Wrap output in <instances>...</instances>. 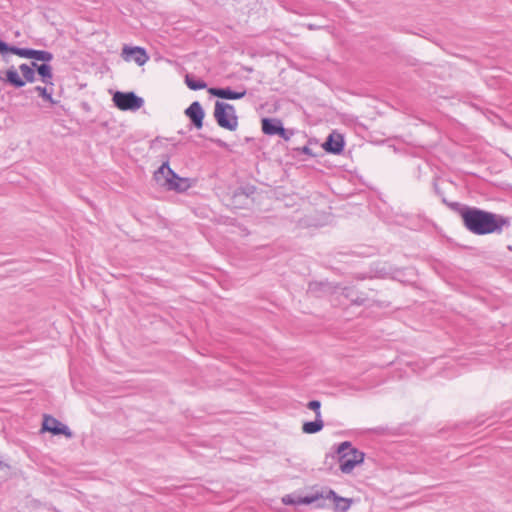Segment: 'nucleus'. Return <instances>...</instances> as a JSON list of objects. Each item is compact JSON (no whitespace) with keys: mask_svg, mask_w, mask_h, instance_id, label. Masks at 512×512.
<instances>
[{"mask_svg":"<svg viewBox=\"0 0 512 512\" xmlns=\"http://www.w3.org/2000/svg\"><path fill=\"white\" fill-rule=\"evenodd\" d=\"M451 206L452 210L460 215L463 226L474 235L501 234L504 228L511 225L510 218L501 214L462 203Z\"/></svg>","mask_w":512,"mask_h":512,"instance_id":"f257e3e1","label":"nucleus"},{"mask_svg":"<svg viewBox=\"0 0 512 512\" xmlns=\"http://www.w3.org/2000/svg\"><path fill=\"white\" fill-rule=\"evenodd\" d=\"M339 469L344 474L351 473L354 468L363 463L365 453L353 446L350 441H344L335 447Z\"/></svg>","mask_w":512,"mask_h":512,"instance_id":"f03ea898","label":"nucleus"},{"mask_svg":"<svg viewBox=\"0 0 512 512\" xmlns=\"http://www.w3.org/2000/svg\"><path fill=\"white\" fill-rule=\"evenodd\" d=\"M214 118L219 127L235 131L238 127V116L232 104L216 101L214 107Z\"/></svg>","mask_w":512,"mask_h":512,"instance_id":"7ed1b4c3","label":"nucleus"},{"mask_svg":"<svg viewBox=\"0 0 512 512\" xmlns=\"http://www.w3.org/2000/svg\"><path fill=\"white\" fill-rule=\"evenodd\" d=\"M114 105L122 111H137L144 105V99L133 91L114 93L112 98Z\"/></svg>","mask_w":512,"mask_h":512,"instance_id":"20e7f679","label":"nucleus"},{"mask_svg":"<svg viewBox=\"0 0 512 512\" xmlns=\"http://www.w3.org/2000/svg\"><path fill=\"white\" fill-rule=\"evenodd\" d=\"M41 432H50L52 435H64L66 438H72L73 432L61 421L56 419L55 417L45 414L43 416V422L41 427Z\"/></svg>","mask_w":512,"mask_h":512,"instance_id":"39448f33","label":"nucleus"},{"mask_svg":"<svg viewBox=\"0 0 512 512\" xmlns=\"http://www.w3.org/2000/svg\"><path fill=\"white\" fill-rule=\"evenodd\" d=\"M256 192V187L251 184L236 188L231 197V204L234 208H245L249 198Z\"/></svg>","mask_w":512,"mask_h":512,"instance_id":"423d86ee","label":"nucleus"},{"mask_svg":"<svg viewBox=\"0 0 512 512\" xmlns=\"http://www.w3.org/2000/svg\"><path fill=\"white\" fill-rule=\"evenodd\" d=\"M122 57L125 61H133L139 66H143L149 60L146 49L140 46L125 45L122 49Z\"/></svg>","mask_w":512,"mask_h":512,"instance_id":"0eeeda50","label":"nucleus"},{"mask_svg":"<svg viewBox=\"0 0 512 512\" xmlns=\"http://www.w3.org/2000/svg\"><path fill=\"white\" fill-rule=\"evenodd\" d=\"M15 55L26 58V59H33L36 61L41 62H50L53 59V54L46 50H37L33 48H27V47H17L15 49Z\"/></svg>","mask_w":512,"mask_h":512,"instance_id":"6e6552de","label":"nucleus"},{"mask_svg":"<svg viewBox=\"0 0 512 512\" xmlns=\"http://www.w3.org/2000/svg\"><path fill=\"white\" fill-rule=\"evenodd\" d=\"M323 149L330 154L340 155L344 151L345 141L342 134L333 131L322 144Z\"/></svg>","mask_w":512,"mask_h":512,"instance_id":"1a4fd4ad","label":"nucleus"},{"mask_svg":"<svg viewBox=\"0 0 512 512\" xmlns=\"http://www.w3.org/2000/svg\"><path fill=\"white\" fill-rule=\"evenodd\" d=\"M209 94L224 100H238L243 98L247 90L241 87L240 90H233L231 87H213L208 90Z\"/></svg>","mask_w":512,"mask_h":512,"instance_id":"9d476101","label":"nucleus"},{"mask_svg":"<svg viewBox=\"0 0 512 512\" xmlns=\"http://www.w3.org/2000/svg\"><path fill=\"white\" fill-rule=\"evenodd\" d=\"M185 115L190 119L196 129L203 127L205 111L199 101L192 102L189 107L185 109Z\"/></svg>","mask_w":512,"mask_h":512,"instance_id":"9b49d317","label":"nucleus"},{"mask_svg":"<svg viewBox=\"0 0 512 512\" xmlns=\"http://www.w3.org/2000/svg\"><path fill=\"white\" fill-rule=\"evenodd\" d=\"M335 287L328 281H312L308 284L307 293L313 297L321 298L334 292Z\"/></svg>","mask_w":512,"mask_h":512,"instance_id":"f8f14e48","label":"nucleus"},{"mask_svg":"<svg viewBox=\"0 0 512 512\" xmlns=\"http://www.w3.org/2000/svg\"><path fill=\"white\" fill-rule=\"evenodd\" d=\"M332 500L334 503V510L337 512H347L352 504V499L339 496L334 490H325L324 502Z\"/></svg>","mask_w":512,"mask_h":512,"instance_id":"ddd939ff","label":"nucleus"},{"mask_svg":"<svg viewBox=\"0 0 512 512\" xmlns=\"http://www.w3.org/2000/svg\"><path fill=\"white\" fill-rule=\"evenodd\" d=\"M283 123L279 118L265 117L261 120L262 132L268 136L278 135L282 132Z\"/></svg>","mask_w":512,"mask_h":512,"instance_id":"4468645a","label":"nucleus"},{"mask_svg":"<svg viewBox=\"0 0 512 512\" xmlns=\"http://www.w3.org/2000/svg\"><path fill=\"white\" fill-rule=\"evenodd\" d=\"M163 185L168 190L183 193L186 192L191 187V182L189 178L180 177L178 175L175 180L165 179Z\"/></svg>","mask_w":512,"mask_h":512,"instance_id":"2eb2a0df","label":"nucleus"},{"mask_svg":"<svg viewBox=\"0 0 512 512\" xmlns=\"http://www.w3.org/2000/svg\"><path fill=\"white\" fill-rule=\"evenodd\" d=\"M324 496L325 490H322L321 492H316L306 496H297L296 502H298L299 505H310L316 503L317 508H324Z\"/></svg>","mask_w":512,"mask_h":512,"instance_id":"dca6fc26","label":"nucleus"},{"mask_svg":"<svg viewBox=\"0 0 512 512\" xmlns=\"http://www.w3.org/2000/svg\"><path fill=\"white\" fill-rule=\"evenodd\" d=\"M32 66L35 67L42 82H44L45 84H53V72L49 62H42L41 64H38L37 62H32Z\"/></svg>","mask_w":512,"mask_h":512,"instance_id":"f3484780","label":"nucleus"},{"mask_svg":"<svg viewBox=\"0 0 512 512\" xmlns=\"http://www.w3.org/2000/svg\"><path fill=\"white\" fill-rule=\"evenodd\" d=\"M346 299L354 305L361 306L367 301V296L364 293H358L352 287H344L341 293Z\"/></svg>","mask_w":512,"mask_h":512,"instance_id":"a211bd4d","label":"nucleus"},{"mask_svg":"<svg viewBox=\"0 0 512 512\" xmlns=\"http://www.w3.org/2000/svg\"><path fill=\"white\" fill-rule=\"evenodd\" d=\"M3 80L14 88H22L25 86V80L20 77L18 71L13 66L6 70Z\"/></svg>","mask_w":512,"mask_h":512,"instance_id":"6ab92c4d","label":"nucleus"},{"mask_svg":"<svg viewBox=\"0 0 512 512\" xmlns=\"http://www.w3.org/2000/svg\"><path fill=\"white\" fill-rule=\"evenodd\" d=\"M178 174L170 168L169 162L165 161L162 165L155 171L154 178L159 182L161 177L165 179H173L177 178Z\"/></svg>","mask_w":512,"mask_h":512,"instance_id":"aec40b11","label":"nucleus"},{"mask_svg":"<svg viewBox=\"0 0 512 512\" xmlns=\"http://www.w3.org/2000/svg\"><path fill=\"white\" fill-rule=\"evenodd\" d=\"M324 427V422L321 417H315L314 421H307L303 423L302 431L305 434H315L320 432Z\"/></svg>","mask_w":512,"mask_h":512,"instance_id":"412c9836","label":"nucleus"},{"mask_svg":"<svg viewBox=\"0 0 512 512\" xmlns=\"http://www.w3.org/2000/svg\"><path fill=\"white\" fill-rule=\"evenodd\" d=\"M19 70L20 72L22 73V78L23 80H25V84L28 82V83H33L35 81V67H33L32 65H28L26 63H23L19 66Z\"/></svg>","mask_w":512,"mask_h":512,"instance_id":"4be33fe9","label":"nucleus"},{"mask_svg":"<svg viewBox=\"0 0 512 512\" xmlns=\"http://www.w3.org/2000/svg\"><path fill=\"white\" fill-rule=\"evenodd\" d=\"M185 83L188 86V88L193 91L202 90L207 86L204 80L195 78L194 76H191L189 74L185 76Z\"/></svg>","mask_w":512,"mask_h":512,"instance_id":"5701e85b","label":"nucleus"},{"mask_svg":"<svg viewBox=\"0 0 512 512\" xmlns=\"http://www.w3.org/2000/svg\"><path fill=\"white\" fill-rule=\"evenodd\" d=\"M338 463L337 454L335 450L331 453H327L324 460V469L331 472L333 471L335 465Z\"/></svg>","mask_w":512,"mask_h":512,"instance_id":"b1692460","label":"nucleus"},{"mask_svg":"<svg viewBox=\"0 0 512 512\" xmlns=\"http://www.w3.org/2000/svg\"><path fill=\"white\" fill-rule=\"evenodd\" d=\"M34 91H36L40 97H42L45 101L49 102L50 104H55L56 101L52 97V91H48L46 87L43 86H36L34 88Z\"/></svg>","mask_w":512,"mask_h":512,"instance_id":"393cba45","label":"nucleus"},{"mask_svg":"<svg viewBox=\"0 0 512 512\" xmlns=\"http://www.w3.org/2000/svg\"><path fill=\"white\" fill-rule=\"evenodd\" d=\"M15 49H17V46L10 45L0 38V54L1 55H6L9 53L15 55Z\"/></svg>","mask_w":512,"mask_h":512,"instance_id":"a878e982","label":"nucleus"},{"mask_svg":"<svg viewBox=\"0 0 512 512\" xmlns=\"http://www.w3.org/2000/svg\"><path fill=\"white\" fill-rule=\"evenodd\" d=\"M307 408L315 412V417H321V402L319 400H311L307 403Z\"/></svg>","mask_w":512,"mask_h":512,"instance_id":"bb28decb","label":"nucleus"},{"mask_svg":"<svg viewBox=\"0 0 512 512\" xmlns=\"http://www.w3.org/2000/svg\"><path fill=\"white\" fill-rule=\"evenodd\" d=\"M294 135V131L292 129H286L284 126L282 127V132L278 133V136H280L285 141L290 140V138Z\"/></svg>","mask_w":512,"mask_h":512,"instance_id":"cd10ccee","label":"nucleus"},{"mask_svg":"<svg viewBox=\"0 0 512 512\" xmlns=\"http://www.w3.org/2000/svg\"><path fill=\"white\" fill-rule=\"evenodd\" d=\"M297 496H294L292 494L285 495L282 498V502L286 505H299L298 502H296Z\"/></svg>","mask_w":512,"mask_h":512,"instance_id":"c85d7f7f","label":"nucleus"},{"mask_svg":"<svg viewBox=\"0 0 512 512\" xmlns=\"http://www.w3.org/2000/svg\"><path fill=\"white\" fill-rule=\"evenodd\" d=\"M209 140H210L212 143H214V144H216L217 146H219V147H222V148H226V147H227V143H226V142H224V141H223V140H221V139L209 138Z\"/></svg>","mask_w":512,"mask_h":512,"instance_id":"c756f323","label":"nucleus"},{"mask_svg":"<svg viewBox=\"0 0 512 512\" xmlns=\"http://www.w3.org/2000/svg\"><path fill=\"white\" fill-rule=\"evenodd\" d=\"M297 150L303 154L313 156L312 150L309 148L308 145H305L302 148H298Z\"/></svg>","mask_w":512,"mask_h":512,"instance_id":"7c9ffc66","label":"nucleus"},{"mask_svg":"<svg viewBox=\"0 0 512 512\" xmlns=\"http://www.w3.org/2000/svg\"><path fill=\"white\" fill-rule=\"evenodd\" d=\"M433 188H434L435 193H436L439 197L444 196V193H443V191L440 189V187L438 186L437 182H434V183H433Z\"/></svg>","mask_w":512,"mask_h":512,"instance_id":"2f4dec72","label":"nucleus"},{"mask_svg":"<svg viewBox=\"0 0 512 512\" xmlns=\"http://www.w3.org/2000/svg\"><path fill=\"white\" fill-rule=\"evenodd\" d=\"M441 200H442V203L445 204L446 206H448L451 210H452V204H456L457 202H449L445 196H442L441 197Z\"/></svg>","mask_w":512,"mask_h":512,"instance_id":"473e14b6","label":"nucleus"},{"mask_svg":"<svg viewBox=\"0 0 512 512\" xmlns=\"http://www.w3.org/2000/svg\"><path fill=\"white\" fill-rule=\"evenodd\" d=\"M307 28H308L309 30H316V29H318L319 27H318V26H316V25H314V24H307Z\"/></svg>","mask_w":512,"mask_h":512,"instance_id":"72a5a7b5","label":"nucleus"},{"mask_svg":"<svg viewBox=\"0 0 512 512\" xmlns=\"http://www.w3.org/2000/svg\"><path fill=\"white\" fill-rule=\"evenodd\" d=\"M4 467H7L6 465L3 464V462L0 460V471L4 469Z\"/></svg>","mask_w":512,"mask_h":512,"instance_id":"f704fd0d","label":"nucleus"}]
</instances>
